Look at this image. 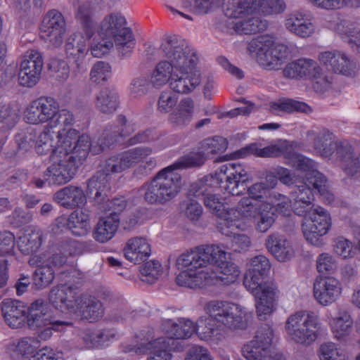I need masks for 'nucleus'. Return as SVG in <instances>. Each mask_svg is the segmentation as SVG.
<instances>
[{"label":"nucleus","instance_id":"864d4df0","mask_svg":"<svg viewBox=\"0 0 360 360\" xmlns=\"http://www.w3.org/2000/svg\"><path fill=\"white\" fill-rule=\"evenodd\" d=\"M256 219L255 230L259 233L267 232L276 221V214L272 211L271 204L262 202V207Z\"/></svg>","mask_w":360,"mask_h":360},{"label":"nucleus","instance_id":"72a5a7b5","mask_svg":"<svg viewBox=\"0 0 360 360\" xmlns=\"http://www.w3.org/2000/svg\"><path fill=\"white\" fill-rule=\"evenodd\" d=\"M286 29L301 38L311 37L315 32V26L307 16L300 12L288 15L285 20Z\"/></svg>","mask_w":360,"mask_h":360},{"label":"nucleus","instance_id":"2eb2a0df","mask_svg":"<svg viewBox=\"0 0 360 360\" xmlns=\"http://www.w3.org/2000/svg\"><path fill=\"white\" fill-rule=\"evenodd\" d=\"M253 155L259 158H274L283 155L287 160L288 164L298 169L303 167H310V159L294 151L292 143L286 140H280L275 143L264 148H261L257 143H252Z\"/></svg>","mask_w":360,"mask_h":360},{"label":"nucleus","instance_id":"4be33fe9","mask_svg":"<svg viewBox=\"0 0 360 360\" xmlns=\"http://www.w3.org/2000/svg\"><path fill=\"white\" fill-rule=\"evenodd\" d=\"M342 290V282L333 276H319L314 282V297L320 305L323 307L330 306L338 300Z\"/></svg>","mask_w":360,"mask_h":360},{"label":"nucleus","instance_id":"f704fd0d","mask_svg":"<svg viewBox=\"0 0 360 360\" xmlns=\"http://www.w3.org/2000/svg\"><path fill=\"white\" fill-rule=\"evenodd\" d=\"M328 325L334 338L341 340L350 334L353 327V319L347 310L338 309L328 318Z\"/></svg>","mask_w":360,"mask_h":360},{"label":"nucleus","instance_id":"680f3d73","mask_svg":"<svg viewBox=\"0 0 360 360\" xmlns=\"http://www.w3.org/2000/svg\"><path fill=\"white\" fill-rule=\"evenodd\" d=\"M264 202H269L272 206V211L278 212L283 215H289L292 210V201L291 198L274 192L269 195V200Z\"/></svg>","mask_w":360,"mask_h":360},{"label":"nucleus","instance_id":"20e7f679","mask_svg":"<svg viewBox=\"0 0 360 360\" xmlns=\"http://www.w3.org/2000/svg\"><path fill=\"white\" fill-rule=\"evenodd\" d=\"M203 309L207 316L198 319V335L201 340L219 339L221 331L242 329L246 326L248 312L240 304L213 300L206 302Z\"/></svg>","mask_w":360,"mask_h":360},{"label":"nucleus","instance_id":"3c124183","mask_svg":"<svg viewBox=\"0 0 360 360\" xmlns=\"http://www.w3.org/2000/svg\"><path fill=\"white\" fill-rule=\"evenodd\" d=\"M15 238L10 231H0V268L6 269L8 265V257H13Z\"/></svg>","mask_w":360,"mask_h":360},{"label":"nucleus","instance_id":"774afa93","mask_svg":"<svg viewBox=\"0 0 360 360\" xmlns=\"http://www.w3.org/2000/svg\"><path fill=\"white\" fill-rule=\"evenodd\" d=\"M333 251L342 259L352 258L355 255L352 243L343 237H339L335 240Z\"/></svg>","mask_w":360,"mask_h":360},{"label":"nucleus","instance_id":"6ab92c4d","mask_svg":"<svg viewBox=\"0 0 360 360\" xmlns=\"http://www.w3.org/2000/svg\"><path fill=\"white\" fill-rule=\"evenodd\" d=\"M318 60L327 70L335 74L354 77L359 71L357 63L346 53L340 50L321 51L318 55Z\"/></svg>","mask_w":360,"mask_h":360},{"label":"nucleus","instance_id":"412c9836","mask_svg":"<svg viewBox=\"0 0 360 360\" xmlns=\"http://www.w3.org/2000/svg\"><path fill=\"white\" fill-rule=\"evenodd\" d=\"M113 4V0H84L79 2L75 11V18L80 26V31L88 37H92L96 31L94 15Z\"/></svg>","mask_w":360,"mask_h":360},{"label":"nucleus","instance_id":"c85d7f7f","mask_svg":"<svg viewBox=\"0 0 360 360\" xmlns=\"http://www.w3.org/2000/svg\"><path fill=\"white\" fill-rule=\"evenodd\" d=\"M163 332L168 336L166 339H170V343L174 345V338L186 339L190 338L195 331H198V321L195 325L193 321L184 318L179 319L177 321L171 319L165 320L162 323Z\"/></svg>","mask_w":360,"mask_h":360},{"label":"nucleus","instance_id":"a19ab883","mask_svg":"<svg viewBox=\"0 0 360 360\" xmlns=\"http://www.w3.org/2000/svg\"><path fill=\"white\" fill-rule=\"evenodd\" d=\"M337 153L340 159L341 167L349 176L360 173V154L354 151L348 142H342L338 148Z\"/></svg>","mask_w":360,"mask_h":360},{"label":"nucleus","instance_id":"f03ea898","mask_svg":"<svg viewBox=\"0 0 360 360\" xmlns=\"http://www.w3.org/2000/svg\"><path fill=\"white\" fill-rule=\"evenodd\" d=\"M162 49L165 59L159 61L153 69L150 84L157 89L169 84L172 91L180 94L193 91L202 82L195 51L172 41H167Z\"/></svg>","mask_w":360,"mask_h":360},{"label":"nucleus","instance_id":"a878e982","mask_svg":"<svg viewBox=\"0 0 360 360\" xmlns=\"http://www.w3.org/2000/svg\"><path fill=\"white\" fill-rule=\"evenodd\" d=\"M257 13H252L240 17H230L227 22V27L231 32L240 34H252L264 31L267 27L266 20L261 19L255 15Z\"/></svg>","mask_w":360,"mask_h":360},{"label":"nucleus","instance_id":"ddd939ff","mask_svg":"<svg viewBox=\"0 0 360 360\" xmlns=\"http://www.w3.org/2000/svg\"><path fill=\"white\" fill-rule=\"evenodd\" d=\"M285 8L283 0H228L224 14L230 17H240L252 13L271 15L281 13Z\"/></svg>","mask_w":360,"mask_h":360},{"label":"nucleus","instance_id":"e433bc0d","mask_svg":"<svg viewBox=\"0 0 360 360\" xmlns=\"http://www.w3.org/2000/svg\"><path fill=\"white\" fill-rule=\"evenodd\" d=\"M78 308L75 316L91 322L98 321L104 314L101 302L94 297L86 295H83L80 298Z\"/></svg>","mask_w":360,"mask_h":360},{"label":"nucleus","instance_id":"6e6d98bb","mask_svg":"<svg viewBox=\"0 0 360 360\" xmlns=\"http://www.w3.org/2000/svg\"><path fill=\"white\" fill-rule=\"evenodd\" d=\"M43 65L44 62L41 53L37 50L30 49L22 56L20 68L41 75Z\"/></svg>","mask_w":360,"mask_h":360},{"label":"nucleus","instance_id":"338daca9","mask_svg":"<svg viewBox=\"0 0 360 360\" xmlns=\"http://www.w3.org/2000/svg\"><path fill=\"white\" fill-rule=\"evenodd\" d=\"M319 358L320 360H345V355L337 345L331 342H325L321 345Z\"/></svg>","mask_w":360,"mask_h":360},{"label":"nucleus","instance_id":"de8ad7c7","mask_svg":"<svg viewBox=\"0 0 360 360\" xmlns=\"http://www.w3.org/2000/svg\"><path fill=\"white\" fill-rule=\"evenodd\" d=\"M270 110L275 115H281L283 113H309L311 111V109L304 102L283 98L270 103Z\"/></svg>","mask_w":360,"mask_h":360},{"label":"nucleus","instance_id":"8fccbe9b","mask_svg":"<svg viewBox=\"0 0 360 360\" xmlns=\"http://www.w3.org/2000/svg\"><path fill=\"white\" fill-rule=\"evenodd\" d=\"M37 323V326L30 327L32 330H36L39 338L43 340H47L53 335V332H63L67 327L72 326L70 321H54L50 318L46 319Z\"/></svg>","mask_w":360,"mask_h":360},{"label":"nucleus","instance_id":"6e6552de","mask_svg":"<svg viewBox=\"0 0 360 360\" xmlns=\"http://www.w3.org/2000/svg\"><path fill=\"white\" fill-rule=\"evenodd\" d=\"M98 35L101 41H94L90 46L91 53L94 57H101L113 46L120 55L127 56L133 52L136 45L131 30L127 27L125 18L119 13H112L103 18Z\"/></svg>","mask_w":360,"mask_h":360},{"label":"nucleus","instance_id":"5701e85b","mask_svg":"<svg viewBox=\"0 0 360 360\" xmlns=\"http://www.w3.org/2000/svg\"><path fill=\"white\" fill-rule=\"evenodd\" d=\"M170 341V339L163 337L150 342L144 340L139 345H123V351L126 353L143 354L150 350L148 360H171L172 357L171 351L173 345Z\"/></svg>","mask_w":360,"mask_h":360},{"label":"nucleus","instance_id":"f257e3e1","mask_svg":"<svg viewBox=\"0 0 360 360\" xmlns=\"http://www.w3.org/2000/svg\"><path fill=\"white\" fill-rule=\"evenodd\" d=\"M55 148L52 157L65 158L75 156L78 162L84 160L89 153L96 155L109 148L124 138L130 136L136 129V124L128 121L123 115H119L115 122L108 124L97 141H91L89 136L82 134L72 126L75 123L73 113L68 109H61L60 116L56 119Z\"/></svg>","mask_w":360,"mask_h":360},{"label":"nucleus","instance_id":"58836bf2","mask_svg":"<svg viewBox=\"0 0 360 360\" xmlns=\"http://www.w3.org/2000/svg\"><path fill=\"white\" fill-rule=\"evenodd\" d=\"M310 162V167L304 165L301 170L306 172L307 180L314 189L318 191L324 202L330 204L334 200V195L328 188L326 179L316 169L315 162L311 159Z\"/></svg>","mask_w":360,"mask_h":360},{"label":"nucleus","instance_id":"b1692460","mask_svg":"<svg viewBox=\"0 0 360 360\" xmlns=\"http://www.w3.org/2000/svg\"><path fill=\"white\" fill-rule=\"evenodd\" d=\"M304 174L302 180L295 185V188L290 193L292 201V211L299 216L306 217L309 211L313 210L314 196L311 188V184L307 180L306 172L298 169Z\"/></svg>","mask_w":360,"mask_h":360},{"label":"nucleus","instance_id":"49530a36","mask_svg":"<svg viewBox=\"0 0 360 360\" xmlns=\"http://www.w3.org/2000/svg\"><path fill=\"white\" fill-rule=\"evenodd\" d=\"M94 105L97 110L103 114H112L119 108L120 96L114 90L102 89L96 96Z\"/></svg>","mask_w":360,"mask_h":360},{"label":"nucleus","instance_id":"7ed1b4c3","mask_svg":"<svg viewBox=\"0 0 360 360\" xmlns=\"http://www.w3.org/2000/svg\"><path fill=\"white\" fill-rule=\"evenodd\" d=\"M226 178L224 189L232 195H242L245 191L244 184L247 181V172L244 167L238 163H226L221 165L214 174L204 176L191 185L189 193L196 198L203 197L205 206L216 215L218 219V229L222 234V224L225 221V213L228 209H224L220 198L210 192V187L218 185Z\"/></svg>","mask_w":360,"mask_h":360},{"label":"nucleus","instance_id":"c756f323","mask_svg":"<svg viewBox=\"0 0 360 360\" xmlns=\"http://www.w3.org/2000/svg\"><path fill=\"white\" fill-rule=\"evenodd\" d=\"M54 200L67 209H75L86 202V196L80 186L69 185L58 191L53 196Z\"/></svg>","mask_w":360,"mask_h":360},{"label":"nucleus","instance_id":"9d476101","mask_svg":"<svg viewBox=\"0 0 360 360\" xmlns=\"http://www.w3.org/2000/svg\"><path fill=\"white\" fill-rule=\"evenodd\" d=\"M133 167L124 153H120L108 158L102 171H98L96 175L91 177L87 184L89 194H94V200L98 204L105 202L108 192L110 189V174L120 173L129 168Z\"/></svg>","mask_w":360,"mask_h":360},{"label":"nucleus","instance_id":"a18cd8bd","mask_svg":"<svg viewBox=\"0 0 360 360\" xmlns=\"http://www.w3.org/2000/svg\"><path fill=\"white\" fill-rule=\"evenodd\" d=\"M266 246L280 262L288 260L294 255V250L290 242L279 235H269L266 240Z\"/></svg>","mask_w":360,"mask_h":360},{"label":"nucleus","instance_id":"cd10ccee","mask_svg":"<svg viewBox=\"0 0 360 360\" xmlns=\"http://www.w3.org/2000/svg\"><path fill=\"white\" fill-rule=\"evenodd\" d=\"M195 112V101L191 97H184L178 101L175 109L169 115L168 122L172 127L185 128L192 122Z\"/></svg>","mask_w":360,"mask_h":360},{"label":"nucleus","instance_id":"4d7b16f0","mask_svg":"<svg viewBox=\"0 0 360 360\" xmlns=\"http://www.w3.org/2000/svg\"><path fill=\"white\" fill-rule=\"evenodd\" d=\"M27 324L29 327L37 326V323L49 317L47 316L48 307L42 300H37L32 302L27 309Z\"/></svg>","mask_w":360,"mask_h":360},{"label":"nucleus","instance_id":"473e14b6","mask_svg":"<svg viewBox=\"0 0 360 360\" xmlns=\"http://www.w3.org/2000/svg\"><path fill=\"white\" fill-rule=\"evenodd\" d=\"M171 138L163 136L152 129H147L140 131L127 141L128 146L136 145L139 143H150V146H147L153 149V153H158L165 148L169 146Z\"/></svg>","mask_w":360,"mask_h":360},{"label":"nucleus","instance_id":"4c0bfd02","mask_svg":"<svg viewBox=\"0 0 360 360\" xmlns=\"http://www.w3.org/2000/svg\"><path fill=\"white\" fill-rule=\"evenodd\" d=\"M66 221L68 228L75 236H83L90 231V215L87 210H77L70 214L67 220L64 217L56 219L58 224H65Z\"/></svg>","mask_w":360,"mask_h":360},{"label":"nucleus","instance_id":"603ef678","mask_svg":"<svg viewBox=\"0 0 360 360\" xmlns=\"http://www.w3.org/2000/svg\"><path fill=\"white\" fill-rule=\"evenodd\" d=\"M336 32L342 38H349V42L354 43L360 53V25L356 22H349L346 20H341L337 23Z\"/></svg>","mask_w":360,"mask_h":360},{"label":"nucleus","instance_id":"39448f33","mask_svg":"<svg viewBox=\"0 0 360 360\" xmlns=\"http://www.w3.org/2000/svg\"><path fill=\"white\" fill-rule=\"evenodd\" d=\"M229 253L220 245H200L181 254L176 261V266L181 271L176 278L177 285L189 288H198L208 271V264H223L228 259Z\"/></svg>","mask_w":360,"mask_h":360},{"label":"nucleus","instance_id":"2f4dec72","mask_svg":"<svg viewBox=\"0 0 360 360\" xmlns=\"http://www.w3.org/2000/svg\"><path fill=\"white\" fill-rule=\"evenodd\" d=\"M1 311L6 323L11 328L21 327L27 314V307L23 302L6 299L1 303Z\"/></svg>","mask_w":360,"mask_h":360},{"label":"nucleus","instance_id":"0e129e2a","mask_svg":"<svg viewBox=\"0 0 360 360\" xmlns=\"http://www.w3.org/2000/svg\"><path fill=\"white\" fill-rule=\"evenodd\" d=\"M296 170H297L296 169ZM297 174L295 172H291L288 169L283 167H276L272 169V174L271 176H277L278 180L283 184L287 186L297 185L300 182L303 178H301L300 174H304L300 172L297 171Z\"/></svg>","mask_w":360,"mask_h":360},{"label":"nucleus","instance_id":"69168bd1","mask_svg":"<svg viewBox=\"0 0 360 360\" xmlns=\"http://www.w3.org/2000/svg\"><path fill=\"white\" fill-rule=\"evenodd\" d=\"M111 75V66L103 61L96 63L90 72V79L96 84L106 81Z\"/></svg>","mask_w":360,"mask_h":360},{"label":"nucleus","instance_id":"7c9ffc66","mask_svg":"<svg viewBox=\"0 0 360 360\" xmlns=\"http://www.w3.org/2000/svg\"><path fill=\"white\" fill-rule=\"evenodd\" d=\"M308 139L312 142L316 151L323 157L330 156L336 148L335 136L326 128L307 132Z\"/></svg>","mask_w":360,"mask_h":360},{"label":"nucleus","instance_id":"a211bd4d","mask_svg":"<svg viewBox=\"0 0 360 360\" xmlns=\"http://www.w3.org/2000/svg\"><path fill=\"white\" fill-rule=\"evenodd\" d=\"M52 164L44 172L43 177L49 185L60 186L70 182L75 176L78 164L75 156L65 158L52 157L50 155Z\"/></svg>","mask_w":360,"mask_h":360},{"label":"nucleus","instance_id":"37998d69","mask_svg":"<svg viewBox=\"0 0 360 360\" xmlns=\"http://www.w3.org/2000/svg\"><path fill=\"white\" fill-rule=\"evenodd\" d=\"M56 122L53 121L45 125L42 131L36 132L34 150L39 155L53 154L55 148Z\"/></svg>","mask_w":360,"mask_h":360},{"label":"nucleus","instance_id":"e2e57ef3","mask_svg":"<svg viewBox=\"0 0 360 360\" xmlns=\"http://www.w3.org/2000/svg\"><path fill=\"white\" fill-rule=\"evenodd\" d=\"M66 30V22L63 15L58 10L49 11L44 15L41 30Z\"/></svg>","mask_w":360,"mask_h":360},{"label":"nucleus","instance_id":"ea45409f","mask_svg":"<svg viewBox=\"0 0 360 360\" xmlns=\"http://www.w3.org/2000/svg\"><path fill=\"white\" fill-rule=\"evenodd\" d=\"M43 241V234L39 229H25L16 239L19 251L25 255H33L40 249Z\"/></svg>","mask_w":360,"mask_h":360},{"label":"nucleus","instance_id":"bf43d9fd","mask_svg":"<svg viewBox=\"0 0 360 360\" xmlns=\"http://www.w3.org/2000/svg\"><path fill=\"white\" fill-rule=\"evenodd\" d=\"M55 269L46 264L40 265L33 275V283L38 289H43L50 285L55 278Z\"/></svg>","mask_w":360,"mask_h":360},{"label":"nucleus","instance_id":"4468645a","mask_svg":"<svg viewBox=\"0 0 360 360\" xmlns=\"http://www.w3.org/2000/svg\"><path fill=\"white\" fill-rule=\"evenodd\" d=\"M58 102L51 96H40L26 106L23 117L30 124H41L54 121L60 116Z\"/></svg>","mask_w":360,"mask_h":360},{"label":"nucleus","instance_id":"5fc2aeb1","mask_svg":"<svg viewBox=\"0 0 360 360\" xmlns=\"http://www.w3.org/2000/svg\"><path fill=\"white\" fill-rule=\"evenodd\" d=\"M73 344L77 350L99 349L98 329H84L73 340Z\"/></svg>","mask_w":360,"mask_h":360},{"label":"nucleus","instance_id":"bb28decb","mask_svg":"<svg viewBox=\"0 0 360 360\" xmlns=\"http://www.w3.org/2000/svg\"><path fill=\"white\" fill-rule=\"evenodd\" d=\"M285 77L288 78H321L322 69L314 60L300 58L288 63L283 70Z\"/></svg>","mask_w":360,"mask_h":360},{"label":"nucleus","instance_id":"c9c22d12","mask_svg":"<svg viewBox=\"0 0 360 360\" xmlns=\"http://www.w3.org/2000/svg\"><path fill=\"white\" fill-rule=\"evenodd\" d=\"M126 259L135 264L148 258L151 248L148 240L143 237H134L129 239L124 248Z\"/></svg>","mask_w":360,"mask_h":360},{"label":"nucleus","instance_id":"dca6fc26","mask_svg":"<svg viewBox=\"0 0 360 360\" xmlns=\"http://www.w3.org/2000/svg\"><path fill=\"white\" fill-rule=\"evenodd\" d=\"M273 338L272 328L268 325L262 326L255 338L243 346V356L247 360H271L276 354L272 347Z\"/></svg>","mask_w":360,"mask_h":360},{"label":"nucleus","instance_id":"13d9d810","mask_svg":"<svg viewBox=\"0 0 360 360\" xmlns=\"http://www.w3.org/2000/svg\"><path fill=\"white\" fill-rule=\"evenodd\" d=\"M174 91L164 90L160 92L157 101V111L160 114H170L179 101V97Z\"/></svg>","mask_w":360,"mask_h":360},{"label":"nucleus","instance_id":"9b49d317","mask_svg":"<svg viewBox=\"0 0 360 360\" xmlns=\"http://www.w3.org/2000/svg\"><path fill=\"white\" fill-rule=\"evenodd\" d=\"M319 327V317L314 312L297 311L290 315L285 323V331L295 342L310 344L317 338Z\"/></svg>","mask_w":360,"mask_h":360},{"label":"nucleus","instance_id":"f8f14e48","mask_svg":"<svg viewBox=\"0 0 360 360\" xmlns=\"http://www.w3.org/2000/svg\"><path fill=\"white\" fill-rule=\"evenodd\" d=\"M261 207L262 202H255L248 197L241 198L235 207L228 208L225 213L222 234L231 236L236 230L245 231L248 225L243 219H256Z\"/></svg>","mask_w":360,"mask_h":360},{"label":"nucleus","instance_id":"c03bdc74","mask_svg":"<svg viewBox=\"0 0 360 360\" xmlns=\"http://www.w3.org/2000/svg\"><path fill=\"white\" fill-rule=\"evenodd\" d=\"M88 37L83 32L77 31L70 37L65 44V51L68 57H71L77 63L79 68V61L84 58L89 51Z\"/></svg>","mask_w":360,"mask_h":360},{"label":"nucleus","instance_id":"0eeeda50","mask_svg":"<svg viewBox=\"0 0 360 360\" xmlns=\"http://www.w3.org/2000/svg\"><path fill=\"white\" fill-rule=\"evenodd\" d=\"M202 161L200 155L184 156L159 171L150 181L142 186L144 200L151 205H165L175 198L182 186L181 176L177 170L193 167Z\"/></svg>","mask_w":360,"mask_h":360},{"label":"nucleus","instance_id":"aec40b11","mask_svg":"<svg viewBox=\"0 0 360 360\" xmlns=\"http://www.w3.org/2000/svg\"><path fill=\"white\" fill-rule=\"evenodd\" d=\"M82 295L79 288L75 285L60 284L51 288L49 294V300L57 310L70 315H75L79 309L78 306Z\"/></svg>","mask_w":360,"mask_h":360},{"label":"nucleus","instance_id":"052dcab7","mask_svg":"<svg viewBox=\"0 0 360 360\" xmlns=\"http://www.w3.org/2000/svg\"><path fill=\"white\" fill-rule=\"evenodd\" d=\"M162 272L161 264L158 260H150L140 268L141 279L143 282L153 283L156 281Z\"/></svg>","mask_w":360,"mask_h":360},{"label":"nucleus","instance_id":"423d86ee","mask_svg":"<svg viewBox=\"0 0 360 360\" xmlns=\"http://www.w3.org/2000/svg\"><path fill=\"white\" fill-rule=\"evenodd\" d=\"M270 268L268 258L259 255L251 259L244 276L243 284L255 297L256 312L260 320H266L273 314L278 301L277 285L273 282L263 281V276Z\"/></svg>","mask_w":360,"mask_h":360},{"label":"nucleus","instance_id":"1a4fd4ad","mask_svg":"<svg viewBox=\"0 0 360 360\" xmlns=\"http://www.w3.org/2000/svg\"><path fill=\"white\" fill-rule=\"evenodd\" d=\"M247 51L259 65L267 70L279 69L288 57L287 46L278 43L270 35H261L251 39Z\"/></svg>","mask_w":360,"mask_h":360},{"label":"nucleus","instance_id":"f3484780","mask_svg":"<svg viewBox=\"0 0 360 360\" xmlns=\"http://www.w3.org/2000/svg\"><path fill=\"white\" fill-rule=\"evenodd\" d=\"M302 224L303 235L306 240L316 245L319 238L325 236L330 229L332 219L329 212L320 206L309 211Z\"/></svg>","mask_w":360,"mask_h":360},{"label":"nucleus","instance_id":"09e8293b","mask_svg":"<svg viewBox=\"0 0 360 360\" xmlns=\"http://www.w3.org/2000/svg\"><path fill=\"white\" fill-rule=\"evenodd\" d=\"M227 148V141L225 139L220 136L208 138L200 143V151L199 153H193L187 156L200 155L202 161L200 164L193 165V167H198L202 165L206 159L210 155L224 152Z\"/></svg>","mask_w":360,"mask_h":360},{"label":"nucleus","instance_id":"393cba45","mask_svg":"<svg viewBox=\"0 0 360 360\" xmlns=\"http://www.w3.org/2000/svg\"><path fill=\"white\" fill-rule=\"evenodd\" d=\"M217 271H207L205 278L198 288L210 285H229L234 283L240 274L238 266L231 262L226 261L223 264L217 266Z\"/></svg>","mask_w":360,"mask_h":360},{"label":"nucleus","instance_id":"79ce46f5","mask_svg":"<svg viewBox=\"0 0 360 360\" xmlns=\"http://www.w3.org/2000/svg\"><path fill=\"white\" fill-rule=\"evenodd\" d=\"M120 225V218L116 213L101 217L94 231V239L99 243H106L115 235Z\"/></svg>","mask_w":360,"mask_h":360}]
</instances>
